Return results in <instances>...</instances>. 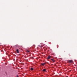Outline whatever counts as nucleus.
I'll use <instances>...</instances> for the list:
<instances>
[{
    "mask_svg": "<svg viewBox=\"0 0 77 77\" xmlns=\"http://www.w3.org/2000/svg\"><path fill=\"white\" fill-rule=\"evenodd\" d=\"M50 58H51V57H50V56H48V57L47 59H50Z\"/></svg>",
    "mask_w": 77,
    "mask_h": 77,
    "instance_id": "4",
    "label": "nucleus"
},
{
    "mask_svg": "<svg viewBox=\"0 0 77 77\" xmlns=\"http://www.w3.org/2000/svg\"><path fill=\"white\" fill-rule=\"evenodd\" d=\"M43 71H46V69H44L43 70Z\"/></svg>",
    "mask_w": 77,
    "mask_h": 77,
    "instance_id": "6",
    "label": "nucleus"
},
{
    "mask_svg": "<svg viewBox=\"0 0 77 77\" xmlns=\"http://www.w3.org/2000/svg\"><path fill=\"white\" fill-rule=\"evenodd\" d=\"M51 60L52 62H55V60H54V59H52Z\"/></svg>",
    "mask_w": 77,
    "mask_h": 77,
    "instance_id": "2",
    "label": "nucleus"
},
{
    "mask_svg": "<svg viewBox=\"0 0 77 77\" xmlns=\"http://www.w3.org/2000/svg\"><path fill=\"white\" fill-rule=\"evenodd\" d=\"M30 69H31V70H33V68H31Z\"/></svg>",
    "mask_w": 77,
    "mask_h": 77,
    "instance_id": "8",
    "label": "nucleus"
},
{
    "mask_svg": "<svg viewBox=\"0 0 77 77\" xmlns=\"http://www.w3.org/2000/svg\"><path fill=\"white\" fill-rule=\"evenodd\" d=\"M69 63H73V61H72V60H70L69 61Z\"/></svg>",
    "mask_w": 77,
    "mask_h": 77,
    "instance_id": "1",
    "label": "nucleus"
},
{
    "mask_svg": "<svg viewBox=\"0 0 77 77\" xmlns=\"http://www.w3.org/2000/svg\"><path fill=\"white\" fill-rule=\"evenodd\" d=\"M27 52H28V53H29V52H30V51H29L28 50L26 51Z\"/></svg>",
    "mask_w": 77,
    "mask_h": 77,
    "instance_id": "7",
    "label": "nucleus"
},
{
    "mask_svg": "<svg viewBox=\"0 0 77 77\" xmlns=\"http://www.w3.org/2000/svg\"><path fill=\"white\" fill-rule=\"evenodd\" d=\"M17 53H19V51H18V49H17Z\"/></svg>",
    "mask_w": 77,
    "mask_h": 77,
    "instance_id": "5",
    "label": "nucleus"
},
{
    "mask_svg": "<svg viewBox=\"0 0 77 77\" xmlns=\"http://www.w3.org/2000/svg\"><path fill=\"white\" fill-rule=\"evenodd\" d=\"M45 63H42V65H43V66H44V65H45Z\"/></svg>",
    "mask_w": 77,
    "mask_h": 77,
    "instance_id": "3",
    "label": "nucleus"
}]
</instances>
